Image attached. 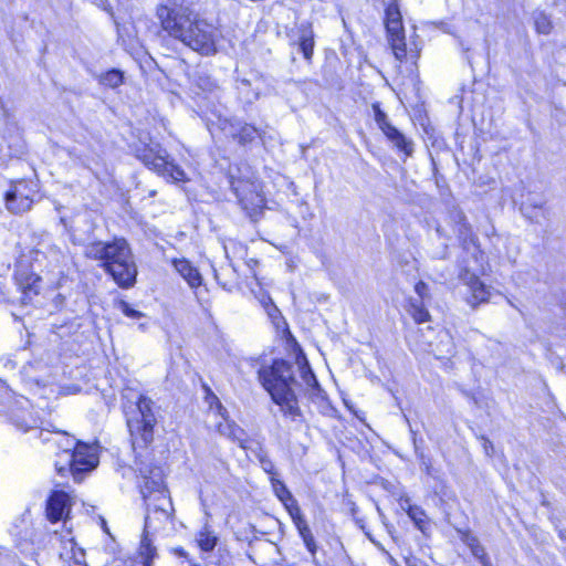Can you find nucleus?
<instances>
[{
  "mask_svg": "<svg viewBox=\"0 0 566 566\" xmlns=\"http://www.w3.org/2000/svg\"><path fill=\"white\" fill-rule=\"evenodd\" d=\"M156 15L168 35L191 50L202 55L217 52V29L188 6L169 0L157 7Z\"/></svg>",
  "mask_w": 566,
  "mask_h": 566,
  "instance_id": "1",
  "label": "nucleus"
},
{
  "mask_svg": "<svg viewBox=\"0 0 566 566\" xmlns=\"http://www.w3.org/2000/svg\"><path fill=\"white\" fill-rule=\"evenodd\" d=\"M84 255L99 261L101 266L118 286L123 289L134 286L138 271L132 249L125 239L91 242L85 245Z\"/></svg>",
  "mask_w": 566,
  "mask_h": 566,
  "instance_id": "2",
  "label": "nucleus"
},
{
  "mask_svg": "<svg viewBox=\"0 0 566 566\" xmlns=\"http://www.w3.org/2000/svg\"><path fill=\"white\" fill-rule=\"evenodd\" d=\"M258 374L262 386L280 407L283 416L291 421H301L303 415L296 395L300 384L294 376V366L286 360L276 359L271 366L262 367Z\"/></svg>",
  "mask_w": 566,
  "mask_h": 566,
  "instance_id": "3",
  "label": "nucleus"
},
{
  "mask_svg": "<svg viewBox=\"0 0 566 566\" xmlns=\"http://www.w3.org/2000/svg\"><path fill=\"white\" fill-rule=\"evenodd\" d=\"M155 422L151 400L142 396L133 410V415L127 417V427L134 446L146 447L153 441Z\"/></svg>",
  "mask_w": 566,
  "mask_h": 566,
  "instance_id": "4",
  "label": "nucleus"
},
{
  "mask_svg": "<svg viewBox=\"0 0 566 566\" xmlns=\"http://www.w3.org/2000/svg\"><path fill=\"white\" fill-rule=\"evenodd\" d=\"M64 453L67 455L69 470L77 483L82 482L84 475L96 468L98 463V459L90 446L73 439H67Z\"/></svg>",
  "mask_w": 566,
  "mask_h": 566,
  "instance_id": "5",
  "label": "nucleus"
},
{
  "mask_svg": "<svg viewBox=\"0 0 566 566\" xmlns=\"http://www.w3.org/2000/svg\"><path fill=\"white\" fill-rule=\"evenodd\" d=\"M241 208L252 221H258L263 213L265 199L261 186L255 181L238 180L232 184Z\"/></svg>",
  "mask_w": 566,
  "mask_h": 566,
  "instance_id": "6",
  "label": "nucleus"
},
{
  "mask_svg": "<svg viewBox=\"0 0 566 566\" xmlns=\"http://www.w3.org/2000/svg\"><path fill=\"white\" fill-rule=\"evenodd\" d=\"M385 25L395 57L402 62L407 56V49L401 13L396 0H392L386 7Z\"/></svg>",
  "mask_w": 566,
  "mask_h": 566,
  "instance_id": "7",
  "label": "nucleus"
},
{
  "mask_svg": "<svg viewBox=\"0 0 566 566\" xmlns=\"http://www.w3.org/2000/svg\"><path fill=\"white\" fill-rule=\"evenodd\" d=\"M147 507V515L145 517L146 528H157L155 522L159 524L172 521L174 505L169 496V492L156 493L150 499H144Z\"/></svg>",
  "mask_w": 566,
  "mask_h": 566,
  "instance_id": "8",
  "label": "nucleus"
},
{
  "mask_svg": "<svg viewBox=\"0 0 566 566\" xmlns=\"http://www.w3.org/2000/svg\"><path fill=\"white\" fill-rule=\"evenodd\" d=\"M33 195L34 190L30 182L25 180L13 182L6 193L8 210L17 214L29 211L33 205Z\"/></svg>",
  "mask_w": 566,
  "mask_h": 566,
  "instance_id": "9",
  "label": "nucleus"
},
{
  "mask_svg": "<svg viewBox=\"0 0 566 566\" xmlns=\"http://www.w3.org/2000/svg\"><path fill=\"white\" fill-rule=\"evenodd\" d=\"M373 111L375 120L381 132L386 135V137L405 155L410 156L413 151L411 140L407 139L403 134H401L396 127H394L386 115L385 112L381 111L378 103L373 104Z\"/></svg>",
  "mask_w": 566,
  "mask_h": 566,
  "instance_id": "10",
  "label": "nucleus"
},
{
  "mask_svg": "<svg viewBox=\"0 0 566 566\" xmlns=\"http://www.w3.org/2000/svg\"><path fill=\"white\" fill-rule=\"evenodd\" d=\"M134 151L136 158L157 174L166 167V158L168 157L167 151L157 143L136 147Z\"/></svg>",
  "mask_w": 566,
  "mask_h": 566,
  "instance_id": "11",
  "label": "nucleus"
},
{
  "mask_svg": "<svg viewBox=\"0 0 566 566\" xmlns=\"http://www.w3.org/2000/svg\"><path fill=\"white\" fill-rule=\"evenodd\" d=\"M292 44H296L305 60L310 61L314 51V31L310 22H302L289 32Z\"/></svg>",
  "mask_w": 566,
  "mask_h": 566,
  "instance_id": "12",
  "label": "nucleus"
},
{
  "mask_svg": "<svg viewBox=\"0 0 566 566\" xmlns=\"http://www.w3.org/2000/svg\"><path fill=\"white\" fill-rule=\"evenodd\" d=\"M168 491L164 483V475L160 469L149 471V475L144 476V483L140 485L143 499H150L156 493Z\"/></svg>",
  "mask_w": 566,
  "mask_h": 566,
  "instance_id": "13",
  "label": "nucleus"
},
{
  "mask_svg": "<svg viewBox=\"0 0 566 566\" xmlns=\"http://www.w3.org/2000/svg\"><path fill=\"white\" fill-rule=\"evenodd\" d=\"M67 506H69V495L63 491L53 492L46 503L48 518L51 522H57V521L62 520Z\"/></svg>",
  "mask_w": 566,
  "mask_h": 566,
  "instance_id": "14",
  "label": "nucleus"
},
{
  "mask_svg": "<svg viewBox=\"0 0 566 566\" xmlns=\"http://www.w3.org/2000/svg\"><path fill=\"white\" fill-rule=\"evenodd\" d=\"M172 263L176 271L187 281L190 287L195 289L201 285V274L189 261L181 259L174 260Z\"/></svg>",
  "mask_w": 566,
  "mask_h": 566,
  "instance_id": "15",
  "label": "nucleus"
},
{
  "mask_svg": "<svg viewBox=\"0 0 566 566\" xmlns=\"http://www.w3.org/2000/svg\"><path fill=\"white\" fill-rule=\"evenodd\" d=\"M229 133L241 145L251 143L258 136V129L254 126L242 123H231L229 125Z\"/></svg>",
  "mask_w": 566,
  "mask_h": 566,
  "instance_id": "16",
  "label": "nucleus"
},
{
  "mask_svg": "<svg viewBox=\"0 0 566 566\" xmlns=\"http://www.w3.org/2000/svg\"><path fill=\"white\" fill-rule=\"evenodd\" d=\"M218 429L222 436L238 442L242 449L250 448L248 446L249 440L247 438L245 431L234 422L224 421L223 423L219 424Z\"/></svg>",
  "mask_w": 566,
  "mask_h": 566,
  "instance_id": "17",
  "label": "nucleus"
},
{
  "mask_svg": "<svg viewBox=\"0 0 566 566\" xmlns=\"http://www.w3.org/2000/svg\"><path fill=\"white\" fill-rule=\"evenodd\" d=\"M98 84L108 88H117L124 84L125 73L118 69H112L95 76Z\"/></svg>",
  "mask_w": 566,
  "mask_h": 566,
  "instance_id": "18",
  "label": "nucleus"
},
{
  "mask_svg": "<svg viewBox=\"0 0 566 566\" xmlns=\"http://www.w3.org/2000/svg\"><path fill=\"white\" fill-rule=\"evenodd\" d=\"M459 239L462 242L464 250L470 252L473 256H476L479 252V247L476 245L475 237L473 235L471 228L467 224H461L459 227Z\"/></svg>",
  "mask_w": 566,
  "mask_h": 566,
  "instance_id": "19",
  "label": "nucleus"
},
{
  "mask_svg": "<svg viewBox=\"0 0 566 566\" xmlns=\"http://www.w3.org/2000/svg\"><path fill=\"white\" fill-rule=\"evenodd\" d=\"M463 541L470 547L473 556L481 562L482 566H491V564L486 559V554H485L484 547L480 544V542L475 537H473L469 534H465L463 536Z\"/></svg>",
  "mask_w": 566,
  "mask_h": 566,
  "instance_id": "20",
  "label": "nucleus"
},
{
  "mask_svg": "<svg viewBox=\"0 0 566 566\" xmlns=\"http://www.w3.org/2000/svg\"><path fill=\"white\" fill-rule=\"evenodd\" d=\"M553 21L547 13L541 11L534 15V30L536 33L547 35L553 31Z\"/></svg>",
  "mask_w": 566,
  "mask_h": 566,
  "instance_id": "21",
  "label": "nucleus"
},
{
  "mask_svg": "<svg viewBox=\"0 0 566 566\" xmlns=\"http://www.w3.org/2000/svg\"><path fill=\"white\" fill-rule=\"evenodd\" d=\"M423 302L424 301L410 300V314L417 323H424L430 318Z\"/></svg>",
  "mask_w": 566,
  "mask_h": 566,
  "instance_id": "22",
  "label": "nucleus"
},
{
  "mask_svg": "<svg viewBox=\"0 0 566 566\" xmlns=\"http://www.w3.org/2000/svg\"><path fill=\"white\" fill-rule=\"evenodd\" d=\"M302 359H303V361L297 359L301 377H302L303 381L307 385V387L316 388L318 386L316 377H315L314 373L312 371V369L310 368L307 360L304 357Z\"/></svg>",
  "mask_w": 566,
  "mask_h": 566,
  "instance_id": "23",
  "label": "nucleus"
},
{
  "mask_svg": "<svg viewBox=\"0 0 566 566\" xmlns=\"http://www.w3.org/2000/svg\"><path fill=\"white\" fill-rule=\"evenodd\" d=\"M271 483L275 494L284 503V505H287V502H295V499L282 481L277 480L275 476H271Z\"/></svg>",
  "mask_w": 566,
  "mask_h": 566,
  "instance_id": "24",
  "label": "nucleus"
},
{
  "mask_svg": "<svg viewBox=\"0 0 566 566\" xmlns=\"http://www.w3.org/2000/svg\"><path fill=\"white\" fill-rule=\"evenodd\" d=\"M161 176L170 177L175 181H182L186 178L185 171L166 159V167L158 172Z\"/></svg>",
  "mask_w": 566,
  "mask_h": 566,
  "instance_id": "25",
  "label": "nucleus"
},
{
  "mask_svg": "<svg viewBox=\"0 0 566 566\" xmlns=\"http://www.w3.org/2000/svg\"><path fill=\"white\" fill-rule=\"evenodd\" d=\"M405 503L407 506H405V504H401L402 509L407 511L409 517L415 522V524L419 528H422V524L424 523L426 517L424 512L420 507L411 505L408 501H406Z\"/></svg>",
  "mask_w": 566,
  "mask_h": 566,
  "instance_id": "26",
  "label": "nucleus"
},
{
  "mask_svg": "<svg viewBox=\"0 0 566 566\" xmlns=\"http://www.w3.org/2000/svg\"><path fill=\"white\" fill-rule=\"evenodd\" d=\"M197 85L200 90L208 93H213L219 90L218 82L206 73L198 75Z\"/></svg>",
  "mask_w": 566,
  "mask_h": 566,
  "instance_id": "27",
  "label": "nucleus"
},
{
  "mask_svg": "<svg viewBox=\"0 0 566 566\" xmlns=\"http://www.w3.org/2000/svg\"><path fill=\"white\" fill-rule=\"evenodd\" d=\"M198 544L205 552H211L217 545V537L211 532L205 530L200 532Z\"/></svg>",
  "mask_w": 566,
  "mask_h": 566,
  "instance_id": "28",
  "label": "nucleus"
},
{
  "mask_svg": "<svg viewBox=\"0 0 566 566\" xmlns=\"http://www.w3.org/2000/svg\"><path fill=\"white\" fill-rule=\"evenodd\" d=\"M472 296L478 302H485L489 300L491 293L489 290H486L485 285L478 280L472 284Z\"/></svg>",
  "mask_w": 566,
  "mask_h": 566,
  "instance_id": "29",
  "label": "nucleus"
},
{
  "mask_svg": "<svg viewBox=\"0 0 566 566\" xmlns=\"http://www.w3.org/2000/svg\"><path fill=\"white\" fill-rule=\"evenodd\" d=\"M256 458H258L260 465L264 472H266L271 476L276 475V471H275V467H274L273 462L269 459L266 453L262 451V449H260L259 452L256 453Z\"/></svg>",
  "mask_w": 566,
  "mask_h": 566,
  "instance_id": "30",
  "label": "nucleus"
},
{
  "mask_svg": "<svg viewBox=\"0 0 566 566\" xmlns=\"http://www.w3.org/2000/svg\"><path fill=\"white\" fill-rule=\"evenodd\" d=\"M300 535H301L306 548L308 549V552L314 556L317 552V545H316V542L312 534V531L308 530Z\"/></svg>",
  "mask_w": 566,
  "mask_h": 566,
  "instance_id": "31",
  "label": "nucleus"
},
{
  "mask_svg": "<svg viewBox=\"0 0 566 566\" xmlns=\"http://www.w3.org/2000/svg\"><path fill=\"white\" fill-rule=\"evenodd\" d=\"M119 308L120 311L130 318L138 319L143 316V313L133 308L127 302L120 301L119 302Z\"/></svg>",
  "mask_w": 566,
  "mask_h": 566,
  "instance_id": "32",
  "label": "nucleus"
},
{
  "mask_svg": "<svg viewBox=\"0 0 566 566\" xmlns=\"http://www.w3.org/2000/svg\"><path fill=\"white\" fill-rule=\"evenodd\" d=\"M415 291L419 296V298H417L418 301H424L429 298V286L424 282L419 281L415 285Z\"/></svg>",
  "mask_w": 566,
  "mask_h": 566,
  "instance_id": "33",
  "label": "nucleus"
},
{
  "mask_svg": "<svg viewBox=\"0 0 566 566\" xmlns=\"http://www.w3.org/2000/svg\"><path fill=\"white\" fill-rule=\"evenodd\" d=\"M293 522H294V524H295V526H296V528H297L300 534L311 530L303 515H301L298 517H295L293 520Z\"/></svg>",
  "mask_w": 566,
  "mask_h": 566,
  "instance_id": "34",
  "label": "nucleus"
},
{
  "mask_svg": "<svg viewBox=\"0 0 566 566\" xmlns=\"http://www.w3.org/2000/svg\"><path fill=\"white\" fill-rule=\"evenodd\" d=\"M289 510V513L294 520L295 517H298L302 515L300 506L296 504V501L294 503L287 502V505H285Z\"/></svg>",
  "mask_w": 566,
  "mask_h": 566,
  "instance_id": "35",
  "label": "nucleus"
},
{
  "mask_svg": "<svg viewBox=\"0 0 566 566\" xmlns=\"http://www.w3.org/2000/svg\"><path fill=\"white\" fill-rule=\"evenodd\" d=\"M481 441H482V446L484 448V451H485L486 455H492V452H493V444H492V442L489 439L484 438V437L481 438Z\"/></svg>",
  "mask_w": 566,
  "mask_h": 566,
  "instance_id": "36",
  "label": "nucleus"
},
{
  "mask_svg": "<svg viewBox=\"0 0 566 566\" xmlns=\"http://www.w3.org/2000/svg\"><path fill=\"white\" fill-rule=\"evenodd\" d=\"M55 468H56V471L60 473V474H64L66 468L65 467H62V465H59V463L55 464Z\"/></svg>",
  "mask_w": 566,
  "mask_h": 566,
  "instance_id": "37",
  "label": "nucleus"
},
{
  "mask_svg": "<svg viewBox=\"0 0 566 566\" xmlns=\"http://www.w3.org/2000/svg\"><path fill=\"white\" fill-rule=\"evenodd\" d=\"M241 84L244 85V86H249L250 85V82L248 80H242L241 81Z\"/></svg>",
  "mask_w": 566,
  "mask_h": 566,
  "instance_id": "38",
  "label": "nucleus"
}]
</instances>
